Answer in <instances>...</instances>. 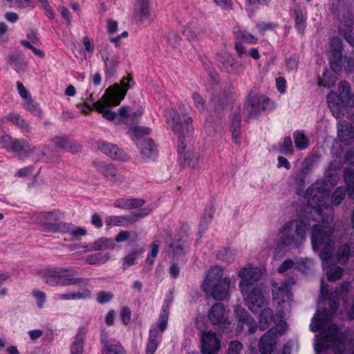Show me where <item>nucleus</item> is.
I'll list each match as a JSON object with an SVG mask.
<instances>
[{"label":"nucleus","mask_w":354,"mask_h":354,"mask_svg":"<svg viewBox=\"0 0 354 354\" xmlns=\"http://www.w3.org/2000/svg\"><path fill=\"white\" fill-rule=\"evenodd\" d=\"M329 189L317 183L306 190L308 205L306 215L302 219H294L286 222L279 230V235L276 243V250L281 251L288 248H299L306 241V231L309 227H332L326 223L333 218V209L328 203ZM313 232L311 233V234Z\"/></svg>","instance_id":"nucleus-1"},{"label":"nucleus","mask_w":354,"mask_h":354,"mask_svg":"<svg viewBox=\"0 0 354 354\" xmlns=\"http://www.w3.org/2000/svg\"><path fill=\"white\" fill-rule=\"evenodd\" d=\"M338 297L339 293L337 291L332 292L328 297L330 301V310H318L312 319L310 325L312 331L316 332L324 329L316 336L314 347L317 353H322L330 348L335 354H346V345L348 344L352 346V353L354 354V330H342L335 324L325 328L327 322L337 310Z\"/></svg>","instance_id":"nucleus-2"},{"label":"nucleus","mask_w":354,"mask_h":354,"mask_svg":"<svg viewBox=\"0 0 354 354\" xmlns=\"http://www.w3.org/2000/svg\"><path fill=\"white\" fill-rule=\"evenodd\" d=\"M180 115L178 111L170 106L165 110V116L168 125L173 131L178 136L180 144L178 145V154L181 162L192 168H195L199 162V156L191 148H187L185 140L194 130L192 118L187 113V108L184 104L179 106Z\"/></svg>","instance_id":"nucleus-3"},{"label":"nucleus","mask_w":354,"mask_h":354,"mask_svg":"<svg viewBox=\"0 0 354 354\" xmlns=\"http://www.w3.org/2000/svg\"><path fill=\"white\" fill-rule=\"evenodd\" d=\"M237 274L241 279L239 283V288L245 304L253 313L258 312L267 304L261 288L255 284L262 277L261 270L248 265L240 268Z\"/></svg>","instance_id":"nucleus-4"},{"label":"nucleus","mask_w":354,"mask_h":354,"mask_svg":"<svg viewBox=\"0 0 354 354\" xmlns=\"http://www.w3.org/2000/svg\"><path fill=\"white\" fill-rule=\"evenodd\" d=\"M335 239L332 227H318L314 226L311 237L312 246L314 250H317L321 246H324L319 257L322 260V266L326 272L327 278L330 281L339 279L344 272L341 267L329 264L334 249Z\"/></svg>","instance_id":"nucleus-5"},{"label":"nucleus","mask_w":354,"mask_h":354,"mask_svg":"<svg viewBox=\"0 0 354 354\" xmlns=\"http://www.w3.org/2000/svg\"><path fill=\"white\" fill-rule=\"evenodd\" d=\"M132 84H134L133 77L129 75L127 77H123L120 84H114L108 87L101 99L97 100L95 103L91 105L86 100L84 104L89 110H96L102 115L104 118L109 121H113L116 118L118 114L111 111L109 107L119 105Z\"/></svg>","instance_id":"nucleus-6"},{"label":"nucleus","mask_w":354,"mask_h":354,"mask_svg":"<svg viewBox=\"0 0 354 354\" xmlns=\"http://www.w3.org/2000/svg\"><path fill=\"white\" fill-rule=\"evenodd\" d=\"M234 287L232 279L225 276L223 268L218 266L211 267L206 272L202 290L216 301L227 299Z\"/></svg>","instance_id":"nucleus-7"},{"label":"nucleus","mask_w":354,"mask_h":354,"mask_svg":"<svg viewBox=\"0 0 354 354\" xmlns=\"http://www.w3.org/2000/svg\"><path fill=\"white\" fill-rule=\"evenodd\" d=\"M77 274L74 268H47L38 272V276L49 286H68L79 283L88 284L87 278H75Z\"/></svg>","instance_id":"nucleus-8"},{"label":"nucleus","mask_w":354,"mask_h":354,"mask_svg":"<svg viewBox=\"0 0 354 354\" xmlns=\"http://www.w3.org/2000/svg\"><path fill=\"white\" fill-rule=\"evenodd\" d=\"M339 94L330 92L327 95V102L333 115L340 118L345 108L350 107L353 100L350 95V85L346 82H340L338 85Z\"/></svg>","instance_id":"nucleus-9"},{"label":"nucleus","mask_w":354,"mask_h":354,"mask_svg":"<svg viewBox=\"0 0 354 354\" xmlns=\"http://www.w3.org/2000/svg\"><path fill=\"white\" fill-rule=\"evenodd\" d=\"M286 330V323L284 320H280L276 323V326L270 328L263 335L259 343V349L262 354H271L277 343V337L281 335Z\"/></svg>","instance_id":"nucleus-10"},{"label":"nucleus","mask_w":354,"mask_h":354,"mask_svg":"<svg viewBox=\"0 0 354 354\" xmlns=\"http://www.w3.org/2000/svg\"><path fill=\"white\" fill-rule=\"evenodd\" d=\"M293 284L294 281L290 279L272 283L273 301L278 306H281L283 310H288L290 308V301L292 297L291 287Z\"/></svg>","instance_id":"nucleus-11"},{"label":"nucleus","mask_w":354,"mask_h":354,"mask_svg":"<svg viewBox=\"0 0 354 354\" xmlns=\"http://www.w3.org/2000/svg\"><path fill=\"white\" fill-rule=\"evenodd\" d=\"M100 53L104 63L106 75L108 76L113 75L119 62L118 56L114 53L108 44H102L100 46Z\"/></svg>","instance_id":"nucleus-12"},{"label":"nucleus","mask_w":354,"mask_h":354,"mask_svg":"<svg viewBox=\"0 0 354 354\" xmlns=\"http://www.w3.org/2000/svg\"><path fill=\"white\" fill-rule=\"evenodd\" d=\"M59 212H40L31 216L32 221L41 225L46 231L51 232L55 223L62 217Z\"/></svg>","instance_id":"nucleus-13"},{"label":"nucleus","mask_w":354,"mask_h":354,"mask_svg":"<svg viewBox=\"0 0 354 354\" xmlns=\"http://www.w3.org/2000/svg\"><path fill=\"white\" fill-rule=\"evenodd\" d=\"M270 103L268 97L263 95H254L250 93L246 109L248 111L249 118L258 114L267 109Z\"/></svg>","instance_id":"nucleus-14"},{"label":"nucleus","mask_w":354,"mask_h":354,"mask_svg":"<svg viewBox=\"0 0 354 354\" xmlns=\"http://www.w3.org/2000/svg\"><path fill=\"white\" fill-rule=\"evenodd\" d=\"M353 14L350 10H346L343 15L339 26V32L344 36L346 41L354 46Z\"/></svg>","instance_id":"nucleus-15"},{"label":"nucleus","mask_w":354,"mask_h":354,"mask_svg":"<svg viewBox=\"0 0 354 354\" xmlns=\"http://www.w3.org/2000/svg\"><path fill=\"white\" fill-rule=\"evenodd\" d=\"M208 318L214 325H225L229 327L232 324L228 321L225 306L221 303L214 304L208 312Z\"/></svg>","instance_id":"nucleus-16"},{"label":"nucleus","mask_w":354,"mask_h":354,"mask_svg":"<svg viewBox=\"0 0 354 354\" xmlns=\"http://www.w3.org/2000/svg\"><path fill=\"white\" fill-rule=\"evenodd\" d=\"M201 350L203 354H214L220 349V340L216 333L211 331L201 334Z\"/></svg>","instance_id":"nucleus-17"},{"label":"nucleus","mask_w":354,"mask_h":354,"mask_svg":"<svg viewBox=\"0 0 354 354\" xmlns=\"http://www.w3.org/2000/svg\"><path fill=\"white\" fill-rule=\"evenodd\" d=\"M331 55H330V64L332 69L337 72L342 69V41L339 38H333L330 41Z\"/></svg>","instance_id":"nucleus-18"},{"label":"nucleus","mask_w":354,"mask_h":354,"mask_svg":"<svg viewBox=\"0 0 354 354\" xmlns=\"http://www.w3.org/2000/svg\"><path fill=\"white\" fill-rule=\"evenodd\" d=\"M140 153L142 160L149 162L156 160L157 158V149L154 142L150 139H145L138 142Z\"/></svg>","instance_id":"nucleus-19"},{"label":"nucleus","mask_w":354,"mask_h":354,"mask_svg":"<svg viewBox=\"0 0 354 354\" xmlns=\"http://www.w3.org/2000/svg\"><path fill=\"white\" fill-rule=\"evenodd\" d=\"M164 331L161 330V328L158 327V325L151 326L146 346V354H153L155 353L161 341V334Z\"/></svg>","instance_id":"nucleus-20"},{"label":"nucleus","mask_w":354,"mask_h":354,"mask_svg":"<svg viewBox=\"0 0 354 354\" xmlns=\"http://www.w3.org/2000/svg\"><path fill=\"white\" fill-rule=\"evenodd\" d=\"M337 137L340 142L348 145L354 140V129L345 120H341L337 124Z\"/></svg>","instance_id":"nucleus-21"},{"label":"nucleus","mask_w":354,"mask_h":354,"mask_svg":"<svg viewBox=\"0 0 354 354\" xmlns=\"http://www.w3.org/2000/svg\"><path fill=\"white\" fill-rule=\"evenodd\" d=\"M100 172L114 185H120L124 181L122 174L112 165H103L99 167Z\"/></svg>","instance_id":"nucleus-22"},{"label":"nucleus","mask_w":354,"mask_h":354,"mask_svg":"<svg viewBox=\"0 0 354 354\" xmlns=\"http://www.w3.org/2000/svg\"><path fill=\"white\" fill-rule=\"evenodd\" d=\"M98 149L112 159L117 160H124L126 159V153L113 144L100 142L98 144Z\"/></svg>","instance_id":"nucleus-23"},{"label":"nucleus","mask_w":354,"mask_h":354,"mask_svg":"<svg viewBox=\"0 0 354 354\" xmlns=\"http://www.w3.org/2000/svg\"><path fill=\"white\" fill-rule=\"evenodd\" d=\"M342 165L337 160H334L330 163L325 174V183L327 186L334 187L337 183L339 178L337 171L340 169Z\"/></svg>","instance_id":"nucleus-24"},{"label":"nucleus","mask_w":354,"mask_h":354,"mask_svg":"<svg viewBox=\"0 0 354 354\" xmlns=\"http://www.w3.org/2000/svg\"><path fill=\"white\" fill-rule=\"evenodd\" d=\"M223 67L227 73L235 75H241L244 71L243 64L230 55H226L223 58Z\"/></svg>","instance_id":"nucleus-25"},{"label":"nucleus","mask_w":354,"mask_h":354,"mask_svg":"<svg viewBox=\"0 0 354 354\" xmlns=\"http://www.w3.org/2000/svg\"><path fill=\"white\" fill-rule=\"evenodd\" d=\"M133 17L140 21L150 20L149 0H138Z\"/></svg>","instance_id":"nucleus-26"},{"label":"nucleus","mask_w":354,"mask_h":354,"mask_svg":"<svg viewBox=\"0 0 354 354\" xmlns=\"http://www.w3.org/2000/svg\"><path fill=\"white\" fill-rule=\"evenodd\" d=\"M145 201L141 198H118L115 201L113 205L115 207L129 210L133 208H137L142 206L145 204Z\"/></svg>","instance_id":"nucleus-27"},{"label":"nucleus","mask_w":354,"mask_h":354,"mask_svg":"<svg viewBox=\"0 0 354 354\" xmlns=\"http://www.w3.org/2000/svg\"><path fill=\"white\" fill-rule=\"evenodd\" d=\"M86 332L84 327H81L78 329L71 346V354H83L84 340Z\"/></svg>","instance_id":"nucleus-28"},{"label":"nucleus","mask_w":354,"mask_h":354,"mask_svg":"<svg viewBox=\"0 0 354 354\" xmlns=\"http://www.w3.org/2000/svg\"><path fill=\"white\" fill-rule=\"evenodd\" d=\"M245 326H248L250 334L254 333L257 328L255 320L248 313L243 311L239 315L238 330L241 331Z\"/></svg>","instance_id":"nucleus-29"},{"label":"nucleus","mask_w":354,"mask_h":354,"mask_svg":"<svg viewBox=\"0 0 354 354\" xmlns=\"http://www.w3.org/2000/svg\"><path fill=\"white\" fill-rule=\"evenodd\" d=\"M91 290L86 288L71 293L59 295L58 299L61 300H85L91 298Z\"/></svg>","instance_id":"nucleus-30"},{"label":"nucleus","mask_w":354,"mask_h":354,"mask_svg":"<svg viewBox=\"0 0 354 354\" xmlns=\"http://www.w3.org/2000/svg\"><path fill=\"white\" fill-rule=\"evenodd\" d=\"M273 320V313L272 310L266 308L261 310L260 317H259V328L261 330H264L266 329L271 322ZM280 320H283L281 317L280 316V319L278 321L277 319H274V322L276 323H279Z\"/></svg>","instance_id":"nucleus-31"},{"label":"nucleus","mask_w":354,"mask_h":354,"mask_svg":"<svg viewBox=\"0 0 354 354\" xmlns=\"http://www.w3.org/2000/svg\"><path fill=\"white\" fill-rule=\"evenodd\" d=\"M344 178L349 196L354 198V163H351L345 170Z\"/></svg>","instance_id":"nucleus-32"},{"label":"nucleus","mask_w":354,"mask_h":354,"mask_svg":"<svg viewBox=\"0 0 354 354\" xmlns=\"http://www.w3.org/2000/svg\"><path fill=\"white\" fill-rule=\"evenodd\" d=\"M102 354H124V348L115 339L104 342Z\"/></svg>","instance_id":"nucleus-33"},{"label":"nucleus","mask_w":354,"mask_h":354,"mask_svg":"<svg viewBox=\"0 0 354 354\" xmlns=\"http://www.w3.org/2000/svg\"><path fill=\"white\" fill-rule=\"evenodd\" d=\"M150 212V209L143 208L140 209L138 212L132 213L129 215L122 216L124 227L133 224L140 218L147 216L149 214Z\"/></svg>","instance_id":"nucleus-34"},{"label":"nucleus","mask_w":354,"mask_h":354,"mask_svg":"<svg viewBox=\"0 0 354 354\" xmlns=\"http://www.w3.org/2000/svg\"><path fill=\"white\" fill-rule=\"evenodd\" d=\"M171 301L166 300L162 306V312L160 315L159 319L157 324L158 327L161 328L162 330H165L167 326L168 316L169 313Z\"/></svg>","instance_id":"nucleus-35"},{"label":"nucleus","mask_w":354,"mask_h":354,"mask_svg":"<svg viewBox=\"0 0 354 354\" xmlns=\"http://www.w3.org/2000/svg\"><path fill=\"white\" fill-rule=\"evenodd\" d=\"M110 258L111 257L109 253H95L88 256L86 258L85 261L90 265H96L98 263L103 264L106 263Z\"/></svg>","instance_id":"nucleus-36"},{"label":"nucleus","mask_w":354,"mask_h":354,"mask_svg":"<svg viewBox=\"0 0 354 354\" xmlns=\"http://www.w3.org/2000/svg\"><path fill=\"white\" fill-rule=\"evenodd\" d=\"M30 151V145L26 140H12L11 147L9 151L24 152L28 153Z\"/></svg>","instance_id":"nucleus-37"},{"label":"nucleus","mask_w":354,"mask_h":354,"mask_svg":"<svg viewBox=\"0 0 354 354\" xmlns=\"http://www.w3.org/2000/svg\"><path fill=\"white\" fill-rule=\"evenodd\" d=\"M351 255V248L347 244L341 246L337 253V261L342 264L346 263Z\"/></svg>","instance_id":"nucleus-38"},{"label":"nucleus","mask_w":354,"mask_h":354,"mask_svg":"<svg viewBox=\"0 0 354 354\" xmlns=\"http://www.w3.org/2000/svg\"><path fill=\"white\" fill-rule=\"evenodd\" d=\"M296 147L299 149H304L309 145V140L302 133L295 132L293 135Z\"/></svg>","instance_id":"nucleus-39"},{"label":"nucleus","mask_w":354,"mask_h":354,"mask_svg":"<svg viewBox=\"0 0 354 354\" xmlns=\"http://www.w3.org/2000/svg\"><path fill=\"white\" fill-rule=\"evenodd\" d=\"M306 15L301 10H296L295 16V26L300 33H303L306 28Z\"/></svg>","instance_id":"nucleus-40"},{"label":"nucleus","mask_w":354,"mask_h":354,"mask_svg":"<svg viewBox=\"0 0 354 354\" xmlns=\"http://www.w3.org/2000/svg\"><path fill=\"white\" fill-rule=\"evenodd\" d=\"M32 295L35 300L37 307L39 309H43L46 302V295L45 292L38 289H35L32 291Z\"/></svg>","instance_id":"nucleus-41"},{"label":"nucleus","mask_w":354,"mask_h":354,"mask_svg":"<svg viewBox=\"0 0 354 354\" xmlns=\"http://www.w3.org/2000/svg\"><path fill=\"white\" fill-rule=\"evenodd\" d=\"M7 118L9 121L19 126L20 128L26 130L28 129V124L19 114L11 113L8 114Z\"/></svg>","instance_id":"nucleus-42"},{"label":"nucleus","mask_w":354,"mask_h":354,"mask_svg":"<svg viewBox=\"0 0 354 354\" xmlns=\"http://www.w3.org/2000/svg\"><path fill=\"white\" fill-rule=\"evenodd\" d=\"M10 63L15 66V70L19 73L24 71L26 62L19 55H14L10 57Z\"/></svg>","instance_id":"nucleus-43"},{"label":"nucleus","mask_w":354,"mask_h":354,"mask_svg":"<svg viewBox=\"0 0 354 354\" xmlns=\"http://www.w3.org/2000/svg\"><path fill=\"white\" fill-rule=\"evenodd\" d=\"M140 253L138 251H134L128 254L122 259L123 269L126 270L129 267L135 264L136 260L139 257Z\"/></svg>","instance_id":"nucleus-44"},{"label":"nucleus","mask_w":354,"mask_h":354,"mask_svg":"<svg viewBox=\"0 0 354 354\" xmlns=\"http://www.w3.org/2000/svg\"><path fill=\"white\" fill-rule=\"evenodd\" d=\"M346 196V189L344 187H339L336 189L331 197V203L334 205L341 203Z\"/></svg>","instance_id":"nucleus-45"},{"label":"nucleus","mask_w":354,"mask_h":354,"mask_svg":"<svg viewBox=\"0 0 354 354\" xmlns=\"http://www.w3.org/2000/svg\"><path fill=\"white\" fill-rule=\"evenodd\" d=\"M236 34L237 37L240 38L243 41L248 42L249 44H255L257 42V38L246 30H238Z\"/></svg>","instance_id":"nucleus-46"},{"label":"nucleus","mask_w":354,"mask_h":354,"mask_svg":"<svg viewBox=\"0 0 354 354\" xmlns=\"http://www.w3.org/2000/svg\"><path fill=\"white\" fill-rule=\"evenodd\" d=\"M293 148L290 137L284 138L283 144L280 147V152L285 155L292 154Z\"/></svg>","instance_id":"nucleus-47"},{"label":"nucleus","mask_w":354,"mask_h":354,"mask_svg":"<svg viewBox=\"0 0 354 354\" xmlns=\"http://www.w3.org/2000/svg\"><path fill=\"white\" fill-rule=\"evenodd\" d=\"M24 108L30 111L32 113L36 115H40L41 111L37 104L35 103L32 99L28 98L24 104Z\"/></svg>","instance_id":"nucleus-48"},{"label":"nucleus","mask_w":354,"mask_h":354,"mask_svg":"<svg viewBox=\"0 0 354 354\" xmlns=\"http://www.w3.org/2000/svg\"><path fill=\"white\" fill-rule=\"evenodd\" d=\"M113 298V294L109 291H100L97 294L96 300L100 304L109 303Z\"/></svg>","instance_id":"nucleus-49"},{"label":"nucleus","mask_w":354,"mask_h":354,"mask_svg":"<svg viewBox=\"0 0 354 354\" xmlns=\"http://www.w3.org/2000/svg\"><path fill=\"white\" fill-rule=\"evenodd\" d=\"M107 226L124 227L122 216H109L105 219Z\"/></svg>","instance_id":"nucleus-50"},{"label":"nucleus","mask_w":354,"mask_h":354,"mask_svg":"<svg viewBox=\"0 0 354 354\" xmlns=\"http://www.w3.org/2000/svg\"><path fill=\"white\" fill-rule=\"evenodd\" d=\"M243 345L237 341H232L229 344L227 354H241Z\"/></svg>","instance_id":"nucleus-51"},{"label":"nucleus","mask_w":354,"mask_h":354,"mask_svg":"<svg viewBox=\"0 0 354 354\" xmlns=\"http://www.w3.org/2000/svg\"><path fill=\"white\" fill-rule=\"evenodd\" d=\"M192 99L194 100V106L199 111H205L206 109V104L204 99L197 93L192 94Z\"/></svg>","instance_id":"nucleus-52"},{"label":"nucleus","mask_w":354,"mask_h":354,"mask_svg":"<svg viewBox=\"0 0 354 354\" xmlns=\"http://www.w3.org/2000/svg\"><path fill=\"white\" fill-rule=\"evenodd\" d=\"M71 224L67 223H55L51 232L69 233Z\"/></svg>","instance_id":"nucleus-53"},{"label":"nucleus","mask_w":354,"mask_h":354,"mask_svg":"<svg viewBox=\"0 0 354 354\" xmlns=\"http://www.w3.org/2000/svg\"><path fill=\"white\" fill-rule=\"evenodd\" d=\"M198 34V30L192 26H187L183 30V35L189 39H194L197 37Z\"/></svg>","instance_id":"nucleus-54"},{"label":"nucleus","mask_w":354,"mask_h":354,"mask_svg":"<svg viewBox=\"0 0 354 354\" xmlns=\"http://www.w3.org/2000/svg\"><path fill=\"white\" fill-rule=\"evenodd\" d=\"M344 63L346 64L345 69L349 72L353 69L354 67V51L350 52L344 57Z\"/></svg>","instance_id":"nucleus-55"},{"label":"nucleus","mask_w":354,"mask_h":354,"mask_svg":"<svg viewBox=\"0 0 354 354\" xmlns=\"http://www.w3.org/2000/svg\"><path fill=\"white\" fill-rule=\"evenodd\" d=\"M130 108L127 106H122L118 109V115L124 122H129Z\"/></svg>","instance_id":"nucleus-56"},{"label":"nucleus","mask_w":354,"mask_h":354,"mask_svg":"<svg viewBox=\"0 0 354 354\" xmlns=\"http://www.w3.org/2000/svg\"><path fill=\"white\" fill-rule=\"evenodd\" d=\"M120 317L122 322L127 325L129 323L131 320V310L127 307H123L121 309Z\"/></svg>","instance_id":"nucleus-57"},{"label":"nucleus","mask_w":354,"mask_h":354,"mask_svg":"<svg viewBox=\"0 0 354 354\" xmlns=\"http://www.w3.org/2000/svg\"><path fill=\"white\" fill-rule=\"evenodd\" d=\"M69 233L73 235L74 238L78 239L86 234V230L80 227H75L71 225Z\"/></svg>","instance_id":"nucleus-58"},{"label":"nucleus","mask_w":354,"mask_h":354,"mask_svg":"<svg viewBox=\"0 0 354 354\" xmlns=\"http://www.w3.org/2000/svg\"><path fill=\"white\" fill-rule=\"evenodd\" d=\"M270 0H246L248 8L253 11L259 4L267 3Z\"/></svg>","instance_id":"nucleus-59"},{"label":"nucleus","mask_w":354,"mask_h":354,"mask_svg":"<svg viewBox=\"0 0 354 354\" xmlns=\"http://www.w3.org/2000/svg\"><path fill=\"white\" fill-rule=\"evenodd\" d=\"M12 140L13 139L8 135L3 136L0 138V145L1 147L5 148L7 151H9L11 147Z\"/></svg>","instance_id":"nucleus-60"},{"label":"nucleus","mask_w":354,"mask_h":354,"mask_svg":"<svg viewBox=\"0 0 354 354\" xmlns=\"http://www.w3.org/2000/svg\"><path fill=\"white\" fill-rule=\"evenodd\" d=\"M131 235V232L121 230L115 236V241L121 243L127 241Z\"/></svg>","instance_id":"nucleus-61"},{"label":"nucleus","mask_w":354,"mask_h":354,"mask_svg":"<svg viewBox=\"0 0 354 354\" xmlns=\"http://www.w3.org/2000/svg\"><path fill=\"white\" fill-rule=\"evenodd\" d=\"M276 87L280 93H284L286 91V81L283 77H279L276 79Z\"/></svg>","instance_id":"nucleus-62"},{"label":"nucleus","mask_w":354,"mask_h":354,"mask_svg":"<svg viewBox=\"0 0 354 354\" xmlns=\"http://www.w3.org/2000/svg\"><path fill=\"white\" fill-rule=\"evenodd\" d=\"M294 265V262L291 259L285 260L281 265L278 268V272L279 273H283L286 271L290 269Z\"/></svg>","instance_id":"nucleus-63"},{"label":"nucleus","mask_w":354,"mask_h":354,"mask_svg":"<svg viewBox=\"0 0 354 354\" xmlns=\"http://www.w3.org/2000/svg\"><path fill=\"white\" fill-rule=\"evenodd\" d=\"M30 339L32 342H35L44 335V330L41 329L30 330L28 333Z\"/></svg>","instance_id":"nucleus-64"}]
</instances>
